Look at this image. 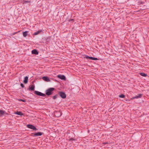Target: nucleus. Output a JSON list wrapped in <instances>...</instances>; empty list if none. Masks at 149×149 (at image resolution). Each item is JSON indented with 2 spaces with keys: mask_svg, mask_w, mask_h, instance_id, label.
<instances>
[{
  "mask_svg": "<svg viewBox=\"0 0 149 149\" xmlns=\"http://www.w3.org/2000/svg\"><path fill=\"white\" fill-rule=\"evenodd\" d=\"M84 58H86L87 59H90V56L86 55Z\"/></svg>",
  "mask_w": 149,
  "mask_h": 149,
  "instance_id": "obj_20",
  "label": "nucleus"
},
{
  "mask_svg": "<svg viewBox=\"0 0 149 149\" xmlns=\"http://www.w3.org/2000/svg\"><path fill=\"white\" fill-rule=\"evenodd\" d=\"M119 97L122 98H123L125 97V95L124 94H121L119 96Z\"/></svg>",
  "mask_w": 149,
  "mask_h": 149,
  "instance_id": "obj_21",
  "label": "nucleus"
},
{
  "mask_svg": "<svg viewBox=\"0 0 149 149\" xmlns=\"http://www.w3.org/2000/svg\"><path fill=\"white\" fill-rule=\"evenodd\" d=\"M70 141H74V139L73 138H71V139H70Z\"/></svg>",
  "mask_w": 149,
  "mask_h": 149,
  "instance_id": "obj_27",
  "label": "nucleus"
},
{
  "mask_svg": "<svg viewBox=\"0 0 149 149\" xmlns=\"http://www.w3.org/2000/svg\"><path fill=\"white\" fill-rule=\"evenodd\" d=\"M90 60H98V59L97 58L93 57H92L90 56Z\"/></svg>",
  "mask_w": 149,
  "mask_h": 149,
  "instance_id": "obj_19",
  "label": "nucleus"
},
{
  "mask_svg": "<svg viewBox=\"0 0 149 149\" xmlns=\"http://www.w3.org/2000/svg\"><path fill=\"white\" fill-rule=\"evenodd\" d=\"M126 101H129L128 103H130V100H127V99H126Z\"/></svg>",
  "mask_w": 149,
  "mask_h": 149,
  "instance_id": "obj_29",
  "label": "nucleus"
},
{
  "mask_svg": "<svg viewBox=\"0 0 149 149\" xmlns=\"http://www.w3.org/2000/svg\"><path fill=\"white\" fill-rule=\"evenodd\" d=\"M142 95H143L141 94H139L138 95H136L134 97H132L131 98V100H132L136 98L138 99L142 97Z\"/></svg>",
  "mask_w": 149,
  "mask_h": 149,
  "instance_id": "obj_9",
  "label": "nucleus"
},
{
  "mask_svg": "<svg viewBox=\"0 0 149 149\" xmlns=\"http://www.w3.org/2000/svg\"><path fill=\"white\" fill-rule=\"evenodd\" d=\"M28 77L27 76L25 77L24 78V79L23 81V82L24 84H26L28 82Z\"/></svg>",
  "mask_w": 149,
  "mask_h": 149,
  "instance_id": "obj_13",
  "label": "nucleus"
},
{
  "mask_svg": "<svg viewBox=\"0 0 149 149\" xmlns=\"http://www.w3.org/2000/svg\"><path fill=\"white\" fill-rule=\"evenodd\" d=\"M15 114L19 116H22L24 114L22 113V112L20 111H17L15 113Z\"/></svg>",
  "mask_w": 149,
  "mask_h": 149,
  "instance_id": "obj_15",
  "label": "nucleus"
},
{
  "mask_svg": "<svg viewBox=\"0 0 149 149\" xmlns=\"http://www.w3.org/2000/svg\"><path fill=\"white\" fill-rule=\"evenodd\" d=\"M34 93L37 95L39 96L45 97L46 95L45 94L41 92L38 91H34Z\"/></svg>",
  "mask_w": 149,
  "mask_h": 149,
  "instance_id": "obj_5",
  "label": "nucleus"
},
{
  "mask_svg": "<svg viewBox=\"0 0 149 149\" xmlns=\"http://www.w3.org/2000/svg\"><path fill=\"white\" fill-rule=\"evenodd\" d=\"M32 54L35 55H38V52L37 50L34 49L32 51Z\"/></svg>",
  "mask_w": 149,
  "mask_h": 149,
  "instance_id": "obj_11",
  "label": "nucleus"
},
{
  "mask_svg": "<svg viewBox=\"0 0 149 149\" xmlns=\"http://www.w3.org/2000/svg\"><path fill=\"white\" fill-rule=\"evenodd\" d=\"M57 77L62 80H66L65 77L63 75H57Z\"/></svg>",
  "mask_w": 149,
  "mask_h": 149,
  "instance_id": "obj_8",
  "label": "nucleus"
},
{
  "mask_svg": "<svg viewBox=\"0 0 149 149\" xmlns=\"http://www.w3.org/2000/svg\"><path fill=\"white\" fill-rule=\"evenodd\" d=\"M5 113V111L3 110H0V116H2L4 115Z\"/></svg>",
  "mask_w": 149,
  "mask_h": 149,
  "instance_id": "obj_16",
  "label": "nucleus"
},
{
  "mask_svg": "<svg viewBox=\"0 0 149 149\" xmlns=\"http://www.w3.org/2000/svg\"><path fill=\"white\" fill-rule=\"evenodd\" d=\"M42 79L45 81L47 82H49L50 81V80L49 79V77L46 76L43 77L42 78Z\"/></svg>",
  "mask_w": 149,
  "mask_h": 149,
  "instance_id": "obj_10",
  "label": "nucleus"
},
{
  "mask_svg": "<svg viewBox=\"0 0 149 149\" xmlns=\"http://www.w3.org/2000/svg\"><path fill=\"white\" fill-rule=\"evenodd\" d=\"M103 143L104 144H109V143L107 142H105Z\"/></svg>",
  "mask_w": 149,
  "mask_h": 149,
  "instance_id": "obj_26",
  "label": "nucleus"
},
{
  "mask_svg": "<svg viewBox=\"0 0 149 149\" xmlns=\"http://www.w3.org/2000/svg\"><path fill=\"white\" fill-rule=\"evenodd\" d=\"M43 134V133L42 132H38L32 133L31 134V136H40Z\"/></svg>",
  "mask_w": 149,
  "mask_h": 149,
  "instance_id": "obj_6",
  "label": "nucleus"
},
{
  "mask_svg": "<svg viewBox=\"0 0 149 149\" xmlns=\"http://www.w3.org/2000/svg\"><path fill=\"white\" fill-rule=\"evenodd\" d=\"M58 95L62 98L65 99L66 98V95L65 93L62 91H59L58 93Z\"/></svg>",
  "mask_w": 149,
  "mask_h": 149,
  "instance_id": "obj_3",
  "label": "nucleus"
},
{
  "mask_svg": "<svg viewBox=\"0 0 149 149\" xmlns=\"http://www.w3.org/2000/svg\"><path fill=\"white\" fill-rule=\"evenodd\" d=\"M27 127L30 129H32L35 131H36L38 129L34 125L31 124H28L27 125Z\"/></svg>",
  "mask_w": 149,
  "mask_h": 149,
  "instance_id": "obj_4",
  "label": "nucleus"
},
{
  "mask_svg": "<svg viewBox=\"0 0 149 149\" xmlns=\"http://www.w3.org/2000/svg\"><path fill=\"white\" fill-rule=\"evenodd\" d=\"M62 114L61 112L60 111H55L54 112V115L56 117H59Z\"/></svg>",
  "mask_w": 149,
  "mask_h": 149,
  "instance_id": "obj_7",
  "label": "nucleus"
},
{
  "mask_svg": "<svg viewBox=\"0 0 149 149\" xmlns=\"http://www.w3.org/2000/svg\"><path fill=\"white\" fill-rule=\"evenodd\" d=\"M35 89V86L33 85H31L29 87V90L33 91Z\"/></svg>",
  "mask_w": 149,
  "mask_h": 149,
  "instance_id": "obj_12",
  "label": "nucleus"
},
{
  "mask_svg": "<svg viewBox=\"0 0 149 149\" xmlns=\"http://www.w3.org/2000/svg\"><path fill=\"white\" fill-rule=\"evenodd\" d=\"M50 40V38H42L40 42L44 43H47V42H49Z\"/></svg>",
  "mask_w": 149,
  "mask_h": 149,
  "instance_id": "obj_2",
  "label": "nucleus"
},
{
  "mask_svg": "<svg viewBox=\"0 0 149 149\" xmlns=\"http://www.w3.org/2000/svg\"><path fill=\"white\" fill-rule=\"evenodd\" d=\"M4 114H5V115H8V113H7L5 111V113H4Z\"/></svg>",
  "mask_w": 149,
  "mask_h": 149,
  "instance_id": "obj_28",
  "label": "nucleus"
},
{
  "mask_svg": "<svg viewBox=\"0 0 149 149\" xmlns=\"http://www.w3.org/2000/svg\"><path fill=\"white\" fill-rule=\"evenodd\" d=\"M18 100L19 101H22L24 102H26V101L24 100H23V99H18Z\"/></svg>",
  "mask_w": 149,
  "mask_h": 149,
  "instance_id": "obj_24",
  "label": "nucleus"
},
{
  "mask_svg": "<svg viewBox=\"0 0 149 149\" xmlns=\"http://www.w3.org/2000/svg\"><path fill=\"white\" fill-rule=\"evenodd\" d=\"M28 31H26L24 32L23 33V36L24 37H25L26 36L28 35Z\"/></svg>",
  "mask_w": 149,
  "mask_h": 149,
  "instance_id": "obj_18",
  "label": "nucleus"
},
{
  "mask_svg": "<svg viewBox=\"0 0 149 149\" xmlns=\"http://www.w3.org/2000/svg\"><path fill=\"white\" fill-rule=\"evenodd\" d=\"M73 20H74V19H70V21H73Z\"/></svg>",
  "mask_w": 149,
  "mask_h": 149,
  "instance_id": "obj_30",
  "label": "nucleus"
},
{
  "mask_svg": "<svg viewBox=\"0 0 149 149\" xmlns=\"http://www.w3.org/2000/svg\"><path fill=\"white\" fill-rule=\"evenodd\" d=\"M140 74L141 76L146 77L147 76V75L145 73L143 72H141L140 73Z\"/></svg>",
  "mask_w": 149,
  "mask_h": 149,
  "instance_id": "obj_17",
  "label": "nucleus"
},
{
  "mask_svg": "<svg viewBox=\"0 0 149 149\" xmlns=\"http://www.w3.org/2000/svg\"><path fill=\"white\" fill-rule=\"evenodd\" d=\"M42 30H39V31L35 32L33 34V35H38V34H39L41 32H42Z\"/></svg>",
  "mask_w": 149,
  "mask_h": 149,
  "instance_id": "obj_14",
  "label": "nucleus"
},
{
  "mask_svg": "<svg viewBox=\"0 0 149 149\" xmlns=\"http://www.w3.org/2000/svg\"><path fill=\"white\" fill-rule=\"evenodd\" d=\"M55 89L54 88H50L47 89L46 91V95H50L52 94L53 91Z\"/></svg>",
  "mask_w": 149,
  "mask_h": 149,
  "instance_id": "obj_1",
  "label": "nucleus"
},
{
  "mask_svg": "<svg viewBox=\"0 0 149 149\" xmlns=\"http://www.w3.org/2000/svg\"><path fill=\"white\" fill-rule=\"evenodd\" d=\"M58 96V95L56 94L54 96H53V98L54 99H55Z\"/></svg>",
  "mask_w": 149,
  "mask_h": 149,
  "instance_id": "obj_23",
  "label": "nucleus"
},
{
  "mask_svg": "<svg viewBox=\"0 0 149 149\" xmlns=\"http://www.w3.org/2000/svg\"><path fill=\"white\" fill-rule=\"evenodd\" d=\"M31 3V1H24L23 4H24L26 3Z\"/></svg>",
  "mask_w": 149,
  "mask_h": 149,
  "instance_id": "obj_22",
  "label": "nucleus"
},
{
  "mask_svg": "<svg viewBox=\"0 0 149 149\" xmlns=\"http://www.w3.org/2000/svg\"><path fill=\"white\" fill-rule=\"evenodd\" d=\"M20 86L22 88H24V86L22 83L21 84Z\"/></svg>",
  "mask_w": 149,
  "mask_h": 149,
  "instance_id": "obj_25",
  "label": "nucleus"
}]
</instances>
